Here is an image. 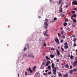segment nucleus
Here are the masks:
<instances>
[{
    "label": "nucleus",
    "mask_w": 77,
    "mask_h": 77,
    "mask_svg": "<svg viewBox=\"0 0 77 77\" xmlns=\"http://www.w3.org/2000/svg\"><path fill=\"white\" fill-rule=\"evenodd\" d=\"M44 24L45 26H44V27L45 28H46V29H47L48 27V23H44Z\"/></svg>",
    "instance_id": "obj_7"
},
{
    "label": "nucleus",
    "mask_w": 77,
    "mask_h": 77,
    "mask_svg": "<svg viewBox=\"0 0 77 77\" xmlns=\"http://www.w3.org/2000/svg\"><path fill=\"white\" fill-rule=\"evenodd\" d=\"M51 50H54V48H51Z\"/></svg>",
    "instance_id": "obj_46"
},
{
    "label": "nucleus",
    "mask_w": 77,
    "mask_h": 77,
    "mask_svg": "<svg viewBox=\"0 0 77 77\" xmlns=\"http://www.w3.org/2000/svg\"><path fill=\"white\" fill-rule=\"evenodd\" d=\"M62 2V0H60L59 1L58 3H59V4H60V3H61V2Z\"/></svg>",
    "instance_id": "obj_21"
},
{
    "label": "nucleus",
    "mask_w": 77,
    "mask_h": 77,
    "mask_svg": "<svg viewBox=\"0 0 77 77\" xmlns=\"http://www.w3.org/2000/svg\"><path fill=\"white\" fill-rule=\"evenodd\" d=\"M53 61L52 60H51V63H53Z\"/></svg>",
    "instance_id": "obj_60"
},
{
    "label": "nucleus",
    "mask_w": 77,
    "mask_h": 77,
    "mask_svg": "<svg viewBox=\"0 0 77 77\" xmlns=\"http://www.w3.org/2000/svg\"><path fill=\"white\" fill-rule=\"evenodd\" d=\"M67 24L66 23V22H64L63 23V26H66V25H67Z\"/></svg>",
    "instance_id": "obj_17"
},
{
    "label": "nucleus",
    "mask_w": 77,
    "mask_h": 77,
    "mask_svg": "<svg viewBox=\"0 0 77 77\" xmlns=\"http://www.w3.org/2000/svg\"><path fill=\"white\" fill-rule=\"evenodd\" d=\"M76 39L75 38H74L73 39V41H74V42H75V41H76Z\"/></svg>",
    "instance_id": "obj_29"
},
{
    "label": "nucleus",
    "mask_w": 77,
    "mask_h": 77,
    "mask_svg": "<svg viewBox=\"0 0 77 77\" xmlns=\"http://www.w3.org/2000/svg\"><path fill=\"white\" fill-rule=\"evenodd\" d=\"M63 27H61V30H60V31H62V30H63Z\"/></svg>",
    "instance_id": "obj_39"
},
{
    "label": "nucleus",
    "mask_w": 77,
    "mask_h": 77,
    "mask_svg": "<svg viewBox=\"0 0 77 77\" xmlns=\"http://www.w3.org/2000/svg\"><path fill=\"white\" fill-rule=\"evenodd\" d=\"M75 17H76V14H74L72 16V17H73L74 18H75Z\"/></svg>",
    "instance_id": "obj_24"
},
{
    "label": "nucleus",
    "mask_w": 77,
    "mask_h": 77,
    "mask_svg": "<svg viewBox=\"0 0 77 77\" xmlns=\"http://www.w3.org/2000/svg\"><path fill=\"white\" fill-rule=\"evenodd\" d=\"M70 59H73V56H72V55L70 56Z\"/></svg>",
    "instance_id": "obj_30"
},
{
    "label": "nucleus",
    "mask_w": 77,
    "mask_h": 77,
    "mask_svg": "<svg viewBox=\"0 0 77 77\" xmlns=\"http://www.w3.org/2000/svg\"><path fill=\"white\" fill-rule=\"evenodd\" d=\"M59 62V59H57V62Z\"/></svg>",
    "instance_id": "obj_36"
},
{
    "label": "nucleus",
    "mask_w": 77,
    "mask_h": 77,
    "mask_svg": "<svg viewBox=\"0 0 77 77\" xmlns=\"http://www.w3.org/2000/svg\"><path fill=\"white\" fill-rule=\"evenodd\" d=\"M58 48H60V47H59V46H58Z\"/></svg>",
    "instance_id": "obj_63"
},
{
    "label": "nucleus",
    "mask_w": 77,
    "mask_h": 77,
    "mask_svg": "<svg viewBox=\"0 0 77 77\" xmlns=\"http://www.w3.org/2000/svg\"><path fill=\"white\" fill-rule=\"evenodd\" d=\"M61 50H62V51H64V49H63V48H61Z\"/></svg>",
    "instance_id": "obj_34"
},
{
    "label": "nucleus",
    "mask_w": 77,
    "mask_h": 77,
    "mask_svg": "<svg viewBox=\"0 0 77 77\" xmlns=\"http://www.w3.org/2000/svg\"><path fill=\"white\" fill-rule=\"evenodd\" d=\"M73 66H77V61L75 60L73 64Z\"/></svg>",
    "instance_id": "obj_5"
},
{
    "label": "nucleus",
    "mask_w": 77,
    "mask_h": 77,
    "mask_svg": "<svg viewBox=\"0 0 77 77\" xmlns=\"http://www.w3.org/2000/svg\"><path fill=\"white\" fill-rule=\"evenodd\" d=\"M60 15L62 17H64V15H65V14H63L62 15V14H60Z\"/></svg>",
    "instance_id": "obj_28"
},
{
    "label": "nucleus",
    "mask_w": 77,
    "mask_h": 77,
    "mask_svg": "<svg viewBox=\"0 0 77 77\" xmlns=\"http://www.w3.org/2000/svg\"><path fill=\"white\" fill-rule=\"evenodd\" d=\"M48 64H50L51 63L49 61H48L47 63Z\"/></svg>",
    "instance_id": "obj_25"
},
{
    "label": "nucleus",
    "mask_w": 77,
    "mask_h": 77,
    "mask_svg": "<svg viewBox=\"0 0 77 77\" xmlns=\"http://www.w3.org/2000/svg\"><path fill=\"white\" fill-rule=\"evenodd\" d=\"M58 36H60V33H58Z\"/></svg>",
    "instance_id": "obj_45"
},
{
    "label": "nucleus",
    "mask_w": 77,
    "mask_h": 77,
    "mask_svg": "<svg viewBox=\"0 0 77 77\" xmlns=\"http://www.w3.org/2000/svg\"><path fill=\"white\" fill-rule=\"evenodd\" d=\"M65 66L66 68H69V66H68V65L66 64L65 65Z\"/></svg>",
    "instance_id": "obj_20"
},
{
    "label": "nucleus",
    "mask_w": 77,
    "mask_h": 77,
    "mask_svg": "<svg viewBox=\"0 0 77 77\" xmlns=\"http://www.w3.org/2000/svg\"><path fill=\"white\" fill-rule=\"evenodd\" d=\"M24 56H27V54H24Z\"/></svg>",
    "instance_id": "obj_53"
},
{
    "label": "nucleus",
    "mask_w": 77,
    "mask_h": 77,
    "mask_svg": "<svg viewBox=\"0 0 77 77\" xmlns=\"http://www.w3.org/2000/svg\"><path fill=\"white\" fill-rule=\"evenodd\" d=\"M54 21H56V20H57V18L56 17H54Z\"/></svg>",
    "instance_id": "obj_33"
},
{
    "label": "nucleus",
    "mask_w": 77,
    "mask_h": 77,
    "mask_svg": "<svg viewBox=\"0 0 77 77\" xmlns=\"http://www.w3.org/2000/svg\"><path fill=\"white\" fill-rule=\"evenodd\" d=\"M26 50V47L24 48V49H23V50L24 51H25V50Z\"/></svg>",
    "instance_id": "obj_47"
},
{
    "label": "nucleus",
    "mask_w": 77,
    "mask_h": 77,
    "mask_svg": "<svg viewBox=\"0 0 77 77\" xmlns=\"http://www.w3.org/2000/svg\"><path fill=\"white\" fill-rule=\"evenodd\" d=\"M56 51L57 55L58 56H59V55H60V52H59L58 49H57Z\"/></svg>",
    "instance_id": "obj_9"
},
{
    "label": "nucleus",
    "mask_w": 77,
    "mask_h": 77,
    "mask_svg": "<svg viewBox=\"0 0 77 77\" xmlns=\"http://www.w3.org/2000/svg\"><path fill=\"white\" fill-rule=\"evenodd\" d=\"M28 57H32L34 58V56H33L32 54H29L28 56Z\"/></svg>",
    "instance_id": "obj_6"
},
{
    "label": "nucleus",
    "mask_w": 77,
    "mask_h": 77,
    "mask_svg": "<svg viewBox=\"0 0 77 77\" xmlns=\"http://www.w3.org/2000/svg\"><path fill=\"white\" fill-rule=\"evenodd\" d=\"M48 71V70H46L45 71V72H47Z\"/></svg>",
    "instance_id": "obj_57"
},
{
    "label": "nucleus",
    "mask_w": 77,
    "mask_h": 77,
    "mask_svg": "<svg viewBox=\"0 0 77 77\" xmlns=\"http://www.w3.org/2000/svg\"><path fill=\"white\" fill-rule=\"evenodd\" d=\"M47 75V73H44L43 74V75Z\"/></svg>",
    "instance_id": "obj_26"
},
{
    "label": "nucleus",
    "mask_w": 77,
    "mask_h": 77,
    "mask_svg": "<svg viewBox=\"0 0 77 77\" xmlns=\"http://www.w3.org/2000/svg\"><path fill=\"white\" fill-rule=\"evenodd\" d=\"M55 41L56 43H57L58 44H59V40L58 39V38L57 37L55 38Z\"/></svg>",
    "instance_id": "obj_3"
},
{
    "label": "nucleus",
    "mask_w": 77,
    "mask_h": 77,
    "mask_svg": "<svg viewBox=\"0 0 77 77\" xmlns=\"http://www.w3.org/2000/svg\"><path fill=\"white\" fill-rule=\"evenodd\" d=\"M72 14H75V11H73L72 12Z\"/></svg>",
    "instance_id": "obj_43"
},
{
    "label": "nucleus",
    "mask_w": 77,
    "mask_h": 77,
    "mask_svg": "<svg viewBox=\"0 0 77 77\" xmlns=\"http://www.w3.org/2000/svg\"><path fill=\"white\" fill-rule=\"evenodd\" d=\"M18 76H19V74H18Z\"/></svg>",
    "instance_id": "obj_64"
},
{
    "label": "nucleus",
    "mask_w": 77,
    "mask_h": 77,
    "mask_svg": "<svg viewBox=\"0 0 77 77\" xmlns=\"http://www.w3.org/2000/svg\"><path fill=\"white\" fill-rule=\"evenodd\" d=\"M45 22L44 23V24H47V23H48V19H47V18H45Z\"/></svg>",
    "instance_id": "obj_12"
},
{
    "label": "nucleus",
    "mask_w": 77,
    "mask_h": 77,
    "mask_svg": "<svg viewBox=\"0 0 77 77\" xmlns=\"http://www.w3.org/2000/svg\"><path fill=\"white\" fill-rule=\"evenodd\" d=\"M61 34H63V32H62V31H61Z\"/></svg>",
    "instance_id": "obj_50"
},
{
    "label": "nucleus",
    "mask_w": 77,
    "mask_h": 77,
    "mask_svg": "<svg viewBox=\"0 0 77 77\" xmlns=\"http://www.w3.org/2000/svg\"><path fill=\"white\" fill-rule=\"evenodd\" d=\"M67 56L68 57H70V56H71V55H70V54H68L67 55Z\"/></svg>",
    "instance_id": "obj_32"
},
{
    "label": "nucleus",
    "mask_w": 77,
    "mask_h": 77,
    "mask_svg": "<svg viewBox=\"0 0 77 77\" xmlns=\"http://www.w3.org/2000/svg\"><path fill=\"white\" fill-rule=\"evenodd\" d=\"M76 9H77V8H74V9H73V10H74V11H76Z\"/></svg>",
    "instance_id": "obj_48"
},
{
    "label": "nucleus",
    "mask_w": 77,
    "mask_h": 77,
    "mask_svg": "<svg viewBox=\"0 0 77 77\" xmlns=\"http://www.w3.org/2000/svg\"><path fill=\"white\" fill-rule=\"evenodd\" d=\"M44 65V62H43L42 64V65Z\"/></svg>",
    "instance_id": "obj_52"
},
{
    "label": "nucleus",
    "mask_w": 77,
    "mask_h": 77,
    "mask_svg": "<svg viewBox=\"0 0 77 77\" xmlns=\"http://www.w3.org/2000/svg\"><path fill=\"white\" fill-rule=\"evenodd\" d=\"M39 18H41V17L40 16Z\"/></svg>",
    "instance_id": "obj_62"
},
{
    "label": "nucleus",
    "mask_w": 77,
    "mask_h": 77,
    "mask_svg": "<svg viewBox=\"0 0 77 77\" xmlns=\"http://www.w3.org/2000/svg\"><path fill=\"white\" fill-rule=\"evenodd\" d=\"M73 72L74 71V72H75L76 71H77V69H74L73 70H72Z\"/></svg>",
    "instance_id": "obj_19"
},
{
    "label": "nucleus",
    "mask_w": 77,
    "mask_h": 77,
    "mask_svg": "<svg viewBox=\"0 0 77 77\" xmlns=\"http://www.w3.org/2000/svg\"><path fill=\"white\" fill-rule=\"evenodd\" d=\"M48 64L47 63H46V64L45 65V66H48Z\"/></svg>",
    "instance_id": "obj_35"
},
{
    "label": "nucleus",
    "mask_w": 77,
    "mask_h": 77,
    "mask_svg": "<svg viewBox=\"0 0 77 77\" xmlns=\"http://www.w3.org/2000/svg\"><path fill=\"white\" fill-rule=\"evenodd\" d=\"M63 42V40H61V43H62Z\"/></svg>",
    "instance_id": "obj_37"
},
{
    "label": "nucleus",
    "mask_w": 77,
    "mask_h": 77,
    "mask_svg": "<svg viewBox=\"0 0 77 77\" xmlns=\"http://www.w3.org/2000/svg\"><path fill=\"white\" fill-rule=\"evenodd\" d=\"M76 55L77 56V52H76Z\"/></svg>",
    "instance_id": "obj_61"
},
{
    "label": "nucleus",
    "mask_w": 77,
    "mask_h": 77,
    "mask_svg": "<svg viewBox=\"0 0 77 77\" xmlns=\"http://www.w3.org/2000/svg\"><path fill=\"white\" fill-rule=\"evenodd\" d=\"M48 32V30H47V29H46V31H45L44 33H43V34L44 35V36H48V35L47 34V32Z\"/></svg>",
    "instance_id": "obj_4"
},
{
    "label": "nucleus",
    "mask_w": 77,
    "mask_h": 77,
    "mask_svg": "<svg viewBox=\"0 0 77 77\" xmlns=\"http://www.w3.org/2000/svg\"><path fill=\"white\" fill-rule=\"evenodd\" d=\"M72 4H73V5H77V1H75L74 2H72Z\"/></svg>",
    "instance_id": "obj_8"
},
{
    "label": "nucleus",
    "mask_w": 77,
    "mask_h": 77,
    "mask_svg": "<svg viewBox=\"0 0 77 77\" xmlns=\"http://www.w3.org/2000/svg\"><path fill=\"white\" fill-rule=\"evenodd\" d=\"M45 58L47 60H50V58L48 57L47 56L45 57Z\"/></svg>",
    "instance_id": "obj_15"
},
{
    "label": "nucleus",
    "mask_w": 77,
    "mask_h": 77,
    "mask_svg": "<svg viewBox=\"0 0 77 77\" xmlns=\"http://www.w3.org/2000/svg\"><path fill=\"white\" fill-rule=\"evenodd\" d=\"M68 21V20H67V19H65V22H66V21Z\"/></svg>",
    "instance_id": "obj_44"
},
{
    "label": "nucleus",
    "mask_w": 77,
    "mask_h": 77,
    "mask_svg": "<svg viewBox=\"0 0 77 77\" xmlns=\"http://www.w3.org/2000/svg\"><path fill=\"white\" fill-rule=\"evenodd\" d=\"M36 69V67L35 66H34L33 67V68L32 69V70H33V71H34V70Z\"/></svg>",
    "instance_id": "obj_22"
},
{
    "label": "nucleus",
    "mask_w": 77,
    "mask_h": 77,
    "mask_svg": "<svg viewBox=\"0 0 77 77\" xmlns=\"http://www.w3.org/2000/svg\"><path fill=\"white\" fill-rule=\"evenodd\" d=\"M64 45L65 46H64V47L65 49L66 50L68 48V43L67 42H65L64 43Z\"/></svg>",
    "instance_id": "obj_2"
},
{
    "label": "nucleus",
    "mask_w": 77,
    "mask_h": 77,
    "mask_svg": "<svg viewBox=\"0 0 77 77\" xmlns=\"http://www.w3.org/2000/svg\"><path fill=\"white\" fill-rule=\"evenodd\" d=\"M68 77V73H66L65 75H63V77Z\"/></svg>",
    "instance_id": "obj_16"
},
{
    "label": "nucleus",
    "mask_w": 77,
    "mask_h": 77,
    "mask_svg": "<svg viewBox=\"0 0 77 77\" xmlns=\"http://www.w3.org/2000/svg\"><path fill=\"white\" fill-rule=\"evenodd\" d=\"M54 20H53L52 21H51V23H53V22H54Z\"/></svg>",
    "instance_id": "obj_58"
},
{
    "label": "nucleus",
    "mask_w": 77,
    "mask_h": 77,
    "mask_svg": "<svg viewBox=\"0 0 77 77\" xmlns=\"http://www.w3.org/2000/svg\"><path fill=\"white\" fill-rule=\"evenodd\" d=\"M72 36H73V38H75V35H73Z\"/></svg>",
    "instance_id": "obj_38"
},
{
    "label": "nucleus",
    "mask_w": 77,
    "mask_h": 77,
    "mask_svg": "<svg viewBox=\"0 0 77 77\" xmlns=\"http://www.w3.org/2000/svg\"><path fill=\"white\" fill-rule=\"evenodd\" d=\"M76 46V44L75 43H74L73 47H75Z\"/></svg>",
    "instance_id": "obj_42"
},
{
    "label": "nucleus",
    "mask_w": 77,
    "mask_h": 77,
    "mask_svg": "<svg viewBox=\"0 0 77 77\" xmlns=\"http://www.w3.org/2000/svg\"><path fill=\"white\" fill-rule=\"evenodd\" d=\"M46 61V60H45V59H44L43 60L44 62H45Z\"/></svg>",
    "instance_id": "obj_59"
},
{
    "label": "nucleus",
    "mask_w": 77,
    "mask_h": 77,
    "mask_svg": "<svg viewBox=\"0 0 77 77\" xmlns=\"http://www.w3.org/2000/svg\"><path fill=\"white\" fill-rule=\"evenodd\" d=\"M71 18L72 19V20H73V17H71Z\"/></svg>",
    "instance_id": "obj_55"
},
{
    "label": "nucleus",
    "mask_w": 77,
    "mask_h": 77,
    "mask_svg": "<svg viewBox=\"0 0 77 77\" xmlns=\"http://www.w3.org/2000/svg\"><path fill=\"white\" fill-rule=\"evenodd\" d=\"M59 12H62V8L61 7L59 8Z\"/></svg>",
    "instance_id": "obj_10"
},
{
    "label": "nucleus",
    "mask_w": 77,
    "mask_h": 77,
    "mask_svg": "<svg viewBox=\"0 0 77 77\" xmlns=\"http://www.w3.org/2000/svg\"><path fill=\"white\" fill-rule=\"evenodd\" d=\"M73 21L74 23H76V20L75 19H74L73 20Z\"/></svg>",
    "instance_id": "obj_31"
},
{
    "label": "nucleus",
    "mask_w": 77,
    "mask_h": 77,
    "mask_svg": "<svg viewBox=\"0 0 77 77\" xmlns=\"http://www.w3.org/2000/svg\"><path fill=\"white\" fill-rule=\"evenodd\" d=\"M75 60H77V57L75 58Z\"/></svg>",
    "instance_id": "obj_54"
},
{
    "label": "nucleus",
    "mask_w": 77,
    "mask_h": 77,
    "mask_svg": "<svg viewBox=\"0 0 77 77\" xmlns=\"http://www.w3.org/2000/svg\"><path fill=\"white\" fill-rule=\"evenodd\" d=\"M52 68L53 69V74L54 75L56 74V67H54V63H52L51 65Z\"/></svg>",
    "instance_id": "obj_1"
},
{
    "label": "nucleus",
    "mask_w": 77,
    "mask_h": 77,
    "mask_svg": "<svg viewBox=\"0 0 77 77\" xmlns=\"http://www.w3.org/2000/svg\"><path fill=\"white\" fill-rule=\"evenodd\" d=\"M72 66H70V69H71V68H72Z\"/></svg>",
    "instance_id": "obj_49"
},
{
    "label": "nucleus",
    "mask_w": 77,
    "mask_h": 77,
    "mask_svg": "<svg viewBox=\"0 0 77 77\" xmlns=\"http://www.w3.org/2000/svg\"><path fill=\"white\" fill-rule=\"evenodd\" d=\"M48 69H51V66H48Z\"/></svg>",
    "instance_id": "obj_23"
},
{
    "label": "nucleus",
    "mask_w": 77,
    "mask_h": 77,
    "mask_svg": "<svg viewBox=\"0 0 77 77\" xmlns=\"http://www.w3.org/2000/svg\"><path fill=\"white\" fill-rule=\"evenodd\" d=\"M63 37L64 38H65V36L64 35H63Z\"/></svg>",
    "instance_id": "obj_56"
},
{
    "label": "nucleus",
    "mask_w": 77,
    "mask_h": 77,
    "mask_svg": "<svg viewBox=\"0 0 77 77\" xmlns=\"http://www.w3.org/2000/svg\"><path fill=\"white\" fill-rule=\"evenodd\" d=\"M50 57H51V58H53L55 56L53 54H51L50 55Z\"/></svg>",
    "instance_id": "obj_14"
},
{
    "label": "nucleus",
    "mask_w": 77,
    "mask_h": 77,
    "mask_svg": "<svg viewBox=\"0 0 77 77\" xmlns=\"http://www.w3.org/2000/svg\"><path fill=\"white\" fill-rule=\"evenodd\" d=\"M44 45L45 47H46V43H44Z\"/></svg>",
    "instance_id": "obj_40"
},
{
    "label": "nucleus",
    "mask_w": 77,
    "mask_h": 77,
    "mask_svg": "<svg viewBox=\"0 0 77 77\" xmlns=\"http://www.w3.org/2000/svg\"><path fill=\"white\" fill-rule=\"evenodd\" d=\"M72 72H73V71L72 70H70L69 72V73L70 74H72Z\"/></svg>",
    "instance_id": "obj_18"
},
{
    "label": "nucleus",
    "mask_w": 77,
    "mask_h": 77,
    "mask_svg": "<svg viewBox=\"0 0 77 77\" xmlns=\"http://www.w3.org/2000/svg\"><path fill=\"white\" fill-rule=\"evenodd\" d=\"M48 74L50 75V74H51V72H48Z\"/></svg>",
    "instance_id": "obj_27"
},
{
    "label": "nucleus",
    "mask_w": 77,
    "mask_h": 77,
    "mask_svg": "<svg viewBox=\"0 0 77 77\" xmlns=\"http://www.w3.org/2000/svg\"><path fill=\"white\" fill-rule=\"evenodd\" d=\"M29 71L31 73L33 72V71L31 70V68H29Z\"/></svg>",
    "instance_id": "obj_11"
},
{
    "label": "nucleus",
    "mask_w": 77,
    "mask_h": 77,
    "mask_svg": "<svg viewBox=\"0 0 77 77\" xmlns=\"http://www.w3.org/2000/svg\"><path fill=\"white\" fill-rule=\"evenodd\" d=\"M58 75L59 77H60L61 76H62V74H61V73L59 72L58 73Z\"/></svg>",
    "instance_id": "obj_13"
},
{
    "label": "nucleus",
    "mask_w": 77,
    "mask_h": 77,
    "mask_svg": "<svg viewBox=\"0 0 77 77\" xmlns=\"http://www.w3.org/2000/svg\"><path fill=\"white\" fill-rule=\"evenodd\" d=\"M62 5H63L62 4V3L61 4V7H60V8H62Z\"/></svg>",
    "instance_id": "obj_51"
},
{
    "label": "nucleus",
    "mask_w": 77,
    "mask_h": 77,
    "mask_svg": "<svg viewBox=\"0 0 77 77\" xmlns=\"http://www.w3.org/2000/svg\"><path fill=\"white\" fill-rule=\"evenodd\" d=\"M25 74V75H26V76L27 75V72H26Z\"/></svg>",
    "instance_id": "obj_41"
}]
</instances>
